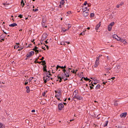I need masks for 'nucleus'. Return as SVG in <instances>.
<instances>
[{
	"label": "nucleus",
	"instance_id": "1",
	"mask_svg": "<svg viewBox=\"0 0 128 128\" xmlns=\"http://www.w3.org/2000/svg\"><path fill=\"white\" fill-rule=\"evenodd\" d=\"M50 72H44V76L43 77L44 80V84H46L47 81H48L50 79L51 80L52 79V78H51L50 76H51Z\"/></svg>",
	"mask_w": 128,
	"mask_h": 128
},
{
	"label": "nucleus",
	"instance_id": "2",
	"mask_svg": "<svg viewBox=\"0 0 128 128\" xmlns=\"http://www.w3.org/2000/svg\"><path fill=\"white\" fill-rule=\"evenodd\" d=\"M69 74H66V73H65V72H64V73L62 74L61 76H59L58 75V79H60V80H59V81L60 82L62 81V79H64V78H65V77H69Z\"/></svg>",
	"mask_w": 128,
	"mask_h": 128
},
{
	"label": "nucleus",
	"instance_id": "3",
	"mask_svg": "<svg viewBox=\"0 0 128 128\" xmlns=\"http://www.w3.org/2000/svg\"><path fill=\"white\" fill-rule=\"evenodd\" d=\"M63 66H59L57 65L56 67V70H58L59 71H64V72H66V70H63Z\"/></svg>",
	"mask_w": 128,
	"mask_h": 128
},
{
	"label": "nucleus",
	"instance_id": "4",
	"mask_svg": "<svg viewBox=\"0 0 128 128\" xmlns=\"http://www.w3.org/2000/svg\"><path fill=\"white\" fill-rule=\"evenodd\" d=\"M100 62V58H96V59L95 62V64L94 65L95 67H96L98 66Z\"/></svg>",
	"mask_w": 128,
	"mask_h": 128
},
{
	"label": "nucleus",
	"instance_id": "5",
	"mask_svg": "<svg viewBox=\"0 0 128 128\" xmlns=\"http://www.w3.org/2000/svg\"><path fill=\"white\" fill-rule=\"evenodd\" d=\"M64 106L63 104L60 103L58 105V109L59 110H62Z\"/></svg>",
	"mask_w": 128,
	"mask_h": 128
},
{
	"label": "nucleus",
	"instance_id": "6",
	"mask_svg": "<svg viewBox=\"0 0 128 128\" xmlns=\"http://www.w3.org/2000/svg\"><path fill=\"white\" fill-rule=\"evenodd\" d=\"M82 97L81 96L76 95L72 98V99L76 98L79 100H81L82 99Z\"/></svg>",
	"mask_w": 128,
	"mask_h": 128
},
{
	"label": "nucleus",
	"instance_id": "7",
	"mask_svg": "<svg viewBox=\"0 0 128 128\" xmlns=\"http://www.w3.org/2000/svg\"><path fill=\"white\" fill-rule=\"evenodd\" d=\"M78 73L76 74V72H72L75 74H78V76H79L80 78H83V72H77Z\"/></svg>",
	"mask_w": 128,
	"mask_h": 128
},
{
	"label": "nucleus",
	"instance_id": "8",
	"mask_svg": "<svg viewBox=\"0 0 128 128\" xmlns=\"http://www.w3.org/2000/svg\"><path fill=\"white\" fill-rule=\"evenodd\" d=\"M61 93V91L60 90H59V91H58V94L55 95V97L56 98L58 97H59L60 98L61 96V95L60 94Z\"/></svg>",
	"mask_w": 128,
	"mask_h": 128
},
{
	"label": "nucleus",
	"instance_id": "9",
	"mask_svg": "<svg viewBox=\"0 0 128 128\" xmlns=\"http://www.w3.org/2000/svg\"><path fill=\"white\" fill-rule=\"evenodd\" d=\"M34 52L33 51H32L30 52L27 55V57H30L32 54H34Z\"/></svg>",
	"mask_w": 128,
	"mask_h": 128
},
{
	"label": "nucleus",
	"instance_id": "10",
	"mask_svg": "<svg viewBox=\"0 0 128 128\" xmlns=\"http://www.w3.org/2000/svg\"><path fill=\"white\" fill-rule=\"evenodd\" d=\"M2 4L5 6L6 7L5 8L6 9H8L10 8V7L8 6L9 4V3H7L6 2V3H3Z\"/></svg>",
	"mask_w": 128,
	"mask_h": 128
},
{
	"label": "nucleus",
	"instance_id": "11",
	"mask_svg": "<svg viewBox=\"0 0 128 128\" xmlns=\"http://www.w3.org/2000/svg\"><path fill=\"white\" fill-rule=\"evenodd\" d=\"M89 10H87L86 11V12H83V14L84 15V16L85 17H86L88 16V12Z\"/></svg>",
	"mask_w": 128,
	"mask_h": 128
},
{
	"label": "nucleus",
	"instance_id": "12",
	"mask_svg": "<svg viewBox=\"0 0 128 128\" xmlns=\"http://www.w3.org/2000/svg\"><path fill=\"white\" fill-rule=\"evenodd\" d=\"M127 115V113L124 112L121 114L120 115V116L121 118L125 117Z\"/></svg>",
	"mask_w": 128,
	"mask_h": 128
},
{
	"label": "nucleus",
	"instance_id": "13",
	"mask_svg": "<svg viewBox=\"0 0 128 128\" xmlns=\"http://www.w3.org/2000/svg\"><path fill=\"white\" fill-rule=\"evenodd\" d=\"M100 22L96 26V30H97L100 27Z\"/></svg>",
	"mask_w": 128,
	"mask_h": 128
},
{
	"label": "nucleus",
	"instance_id": "14",
	"mask_svg": "<svg viewBox=\"0 0 128 128\" xmlns=\"http://www.w3.org/2000/svg\"><path fill=\"white\" fill-rule=\"evenodd\" d=\"M17 26V24H16L14 23L12 24H11L9 25V26L12 27H14L16 26Z\"/></svg>",
	"mask_w": 128,
	"mask_h": 128
},
{
	"label": "nucleus",
	"instance_id": "15",
	"mask_svg": "<svg viewBox=\"0 0 128 128\" xmlns=\"http://www.w3.org/2000/svg\"><path fill=\"white\" fill-rule=\"evenodd\" d=\"M26 92L28 93L30 92V88L29 86H27L26 87Z\"/></svg>",
	"mask_w": 128,
	"mask_h": 128
},
{
	"label": "nucleus",
	"instance_id": "16",
	"mask_svg": "<svg viewBox=\"0 0 128 128\" xmlns=\"http://www.w3.org/2000/svg\"><path fill=\"white\" fill-rule=\"evenodd\" d=\"M37 62L38 63H39L40 64L42 62V64L43 65H44L45 64H46V62H45V60H43V61H41L40 62Z\"/></svg>",
	"mask_w": 128,
	"mask_h": 128
},
{
	"label": "nucleus",
	"instance_id": "17",
	"mask_svg": "<svg viewBox=\"0 0 128 128\" xmlns=\"http://www.w3.org/2000/svg\"><path fill=\"white\" fill-rule=\"evenodd\" d=\"M5 126L2 123H0V128H4Z\"/></svg>",
	"mask_w": 128,
	"mask_h": 128
},
{
	"label": "nucleus",
	"instance_id": "18",
	"mask_svg": "<svg viewBox=\"0 0 128 128\" xmlns=\"http://www.w3.org/2000/svg\"><path fill=\"white\" fill-rule=\"evenodd\" d=\"M100 84H98L97 85L96 87L95 88L96 90H98V89H100Z\"/></svg>",
	"mask_w": 128,
	"mask_h": 128
},
{
	"label": "nucleus",
	"instance_id": "19",
	"mask_svg": "<svg viewBox=\"0 0 128 128\" xmlns=\"http://www.w3.org/2000/svg\"><path fill=\"white\" fill-rule=\"evenodd\" d=\"M88 10L87 7H85V8H83V12H86V11L87 10Z\"/></svg>",
	"mask_w": 128,
	"mask_h": 128
},
{
	"label": "nucleus",
	"instance_id": "20",
	"mask_svg": "<svg viewBox=\"0 0 128 128\" xmlns=\"http://www.w3.org/2000/svg\"><path fill=\"white\" fill-rule=\"evenodd\" d=\"M65 42L67 43V42H61L60 44H61V45H66V44H65ZM69 42H67V43H68V44H69Z\"/></svg>",
	"mask_w": 128,
	"mask_h": 128
},
{
	"label": "nucleus",
	"instance_id": "21",
	"mask_svg": "<svg viewBox=\"0 0 128 128\" xmlns=\"http://www.w3.org/2000/svg\"><path fill=\"white\" fill-rule=\"evenodd\" d=\"M90 89H92V88H94L93 87V86H94V85L92 83L91 84H90Z\"/></svg>",
	"mask_w": 128,
	"mask_h": 128
},
{
	"label": "nucleus",
	"instance_id": "22",
	"mask_svg": "<svg viewBox=\"0 0 128 128\" xmlns=\"http://www.w3.org/2000/svg\"><path fill=\"white\" fill-rule=\"evenodd\" d=\"M84 80L86 81H90L89 82L91 81V80H90V79L89 78H88L87 77L86 78H84Z\"/></svg>",
	"mask_w": 128,
	"mask_h": 128
},
{
	"label": "nucleus",
	"instance_id": "23",
	"mask_svg": "<svg viewBox=\"0 0 128 128\" xmlns=\"http://www.w3.org/2000/svg\"><path fill=\"white\" fill-rule=\"evenodd\" d=\"M108 120H106V122L104 125V127L106 126L108 124Z\"/></svg>",
	"mask_w": 128,
	"mask_h": 128
},
{
	"label": "nucleus",
	"instance_id": "24",
	"mask_svg": "<svg viewBox=\"0 0 128 128\" xmlns=\"http://www.w3.org/2000/svg\"><path fill=\"white\" fill-rule=\"evenodd\" d=\"M112 26H110L109 25L108 26V31H110L112 30Z\"/></svg>",
	"mask_w": 128,
	"mask_h": 128
},
{
	"label": "nucleus",
	"instance_id": "25",
	"mask_svg": "<svg viewBox=\"0 0 128 128\" xmlns=\"http://www.w3.org/2000/svg\"><path fill=\"white\" fill-rule=\"evenodd\" d=\"M118 36L116 34H114L112 36V38H114L115 39H116V38H118Z\"/></svg>",
	"mask_w": 128,
	"mask_h": 128
},
{
	"label": "nucleus",
	"instance_id": "26",
	"mask_svg": "<svg viewBox=\"0 0 128 128\" xmlns=\"http://www.w3.org/2000/svg\"><path fill=\"white\" fill-rule=\"evenodd\" d=\"M64 0H62L60 2V4H62L63 6V5L64 4Z\"/></svg>",
	"mask_w": 128,
	"mask_h": 128
},
{
	"label": "nucleus",
	"instance_id": "27",
	"mask_svg": "<svg viewBox=\"0 0 128 128\" xmlns=\"http://www.w3.org/2000/svg\"><path fill=\"white\" fill-rule=\"evenodd\" d=\"M121 41L123 43L125 44H127V42L126 41L123 40H122Z\"/></svg>",
	"mask_w": 128,
	"mask_h": 128
},
{
	"label": "nucleus",
	"instance_id": "28",
	"mask_svg": "<svg viewBox=\"0 0 128 128\" xmlns=\"http://www.w3.org/2000/svg\"><path fill=\"white\" fill-rule=\"evenodd\" d=\"M114 24V22H112L110 23L109 25L110 26H111L112 27V26H113V25Z\"/></svg>",
	"mask_w": 128,
	"mask_h": 128
},
{
	"label": "nucleus",
	"instance_id": "29",
	"mask_svg": "<svg viewBox=\"0 0 128 128\" xmlns=\"http://www.w3.org/2000/svg\"><path fill=\"white\" fill-rule=\"evenodd\" d=\"M94 15V13H91L90 14L91 17H93Z\"/></svg>",
	"mask_w": 128,
	"mask_h": 128
},
{
	"label": "nucleus",
	"instance_id": "30",
	"mask_svg": "<svg viewBox=\"0 0 128 128\" xmlns=\"http://www.w3.org/2000/svg\"><path fill=\"white\" fill-rule=\"evenodd\" d=\"M46 66H45L43 68V70L44 71H46L47 72V70H46Z\"/></svg>",
	"mask_w": 128,
	"mask_h": 128
},
{
	"label": "nucleus",
	"instance_id": "31",
	"mask_svg": "<svg viewBox=\"0 0 128 128\" xmlns=\"http://www.w3.org/2000/svg\"><path fill=\"white\" fill-rule=\"evenodd\" d=\"M62 30L63 31V32H64L68 30L67 29H65L64 28H62Z\"/></svg>",
	"mask_w": 128,
	"mask_h": 128
},
{
	"label": "nucleus",
	"instance_id": "32",
	"mask_svg": "<svg viewBox=\"0 0 128 128\" xmlns=\"http://www.w3.org/2000/svg\"><path fill=\"white\" fill-rule=\"evenodd\" d=\"M68 29L67 30H68L71 27V25L70 24H68Z\"/></svg>",
	"mask_w": 128,
	"mask_h": 128
},
{
	"label": "nucleus",
	"instance_id": "33",
	"mask_svg": "<svg viewBox=\"0 0 128 128\" xmlns=\"http://www.w3.org/2000/svg\"><path fill=\"white\" fill-rule=\"evenodd\" d=\"M85 34V32L84 31L82 32L80 34V35H83V34Z\"/></svg>",
	"mask_w": 128,
	"mask_h": 128
},
{
	"label": "nucleus",
	"instance_id": "34",
	"mask_svg": "<svg viewBox=\"0 0 128 128\" xmlns=\"http://www.w3.org/2000/svg\"><path fill=\"white\" fill-rule=\"evenodd\" d=\"M19 47V46L18 45H16L14 46V48H16Z\"/></svg>",
	"mask_w": 128,
	"mask_h": 128
},
{
	"label": "nucleus",
	"instance_id": "35",
	"mask_svg": "<svg viewBox=\"0 0 128 128\" xmlns=\"http://www.w3.org/2000/svg\"><path fill=\"white\" fill-rule=\"evenodd\" d=\"M46 22V21L45 20H43L42 22V26H43V23H44L45 22Z\"/></svg>",
	"mask_w": 128,
	"mask_h": 128
},
{
	"label": "nucleus",
	"instance_id": "36",
	"mask_svg": "<svg viewBox=\"0 0 128 128\" xmlns=\"http://www.w3.org/2000/svg\"><path fill=\"white\" fill-rule=\"evenodd\" d=\"M34 78L33 77H30L29 79V81H31V80Z\"/></svg>",
	"mask_w": 128,
	"mask_h": 128
},
{
	"label": "nucleus",
	"instance_id": "37",
	"mask_svg": "<svg viewBox=\"0 0 128 128\" xmlns=\"http://www.w3.org/2000/svg\"><path fill=\"white\" fill-rule=\"evenodd\" d=\"M116 39L118 41H120V40L121 38L118 36V38H117Z\"/></svg>",
	"mask_w": 128,
	"mask_h": 128
},
{
	"label": "nucleus",
	"instance_id": "38",
	"mask_svg": "<svg viewBox=\"0 0 128 128\" xmlns=\"http://www.w3.org/2000/svg\"><path fill=\"white\" fill-rule=\"evenodd\" d=\"M71 69H72L71 68H68V69L66 70V71H67V72H70V70Z\"/></svg>",
	"mask_w": 128,
	"mask_h": 128
},
{
	"label": "nucleus",
	"instance_id": "39",
	"mask_svg": "<svg viewBox=\"0 0 128 128\" xmlns=\"http://www.w3.org/2000/svg\"><path fill=\"white\" fill-rule=\"evenodd\" d=\"M114 105L115 106H117L118 105L117 101H116L114 102Z\"/></svg>",
	"mask_w": 128,
	"mask_h": 128
},
{
	"label": "nucleus",
	"instance_id": "40",
	"mask_svg": "<svg viewBox=\"0 0 128 128\" xmlns=\"http://www.w3.org/2000/svg\"><path fill=\"white\" fill-rule=\"evenodd\" d=\"M38 9L37 8H36L35 9H33L32 10L34 11V12H37L38 11Z\"/></svg>",
	"mask_w": 128,
	"mask_h": 128
},
{
	"label": "nucleus",
	"instance_id": "41",
	"mask_svg": "<svg viewBox=\"0 0 128 128\" xmlns=\"http://www.w3.org/2000/svg\"><path fill=\"white\" fill-rule=\"evenodd\" d=\"M19 49L18 50H22L23 48H21V47H19Z\"/></svg>",
	"mask_w": 128,
	"mask_h": 128
},
{
	"label": "nucleus",
	"instance_id": "42",
	"mask_svg": "<svg viewBox=\"0 0 128 128\" xmlns=\"http://www.w3.org/2000/svg\"><path fill=\"white\" fill-rule=\"evenodd\" d=\"M18 17H20V18H22V15L21 14H20L18 16Z\"/></svg>",
	"mask_w": 128,
	"mask_h": 128
},
{
	"label": "nucleus",
	"instance_id": "43",
	"mask_svg": "<svg viewBox=\"0 0 128 128\" xmlns=\"http://www.w3.org/2000/svg\"><path fill=\"white\" fill-rule=\"evenodd\" d=\"M36 52V54L37 53H38L39 50H36V51H35Z\"/></svg>",
	"mask_w": 128,
	"mask_h": 128
},
{
	"label": "nucleus",
	"instance_id": "44",
	"mask_svg": "<svg viewBox=\"0 0 128 128\" xmlns=\"http://www.w3.org/2000/svg\"><path fill=\"white\" fill-rule=\"evenodd\" d=\"M87 4V2L86 1L84 3V5L85 6L86 4Z\"/></svg>",
	"mask_w": 128,
	"mask_h": 128
},
{
	"label": "nucleus",
	"instance_id": "45",
	"mask_svg": "<svg viewBox=\"0 0 128 128\" xmlns=\"http://www.w3.org/2000/svg\"><path fill=\"white\" fill-rule=\"evenodd\" d=\"M71 12L69 11V12H67V14H70Z\"/></svg>",
	"mask_w": 128,
	"mask_h": 128
},
{
	"label": "nucleus",
	"instance_id": "46",
	"mask_svg": "<svg viewBox=\"0 0 128 128\" xmlns=\"http://www.w3.org/2000/svg\"><path fill=\"white\" fill-rule=\"evenodd\" d=\"M45 92H44L42 94V96H45Z\"/></svg>",
	"mask_w": 128,
	"mask_h": 128
},
{
	"label": "nucleus",
	"instance_id": "47",
	"mask_svg": "<svg viewBox=\"0 0 128 128\" xmlns=\"http://www.w3.org/2000/svg\"><path fill=\"white\" fill-rule=\"evenodd\" d=\"M28 82H26L24 83V84L26 85L28 84Z\"/></svg>",
	"mask_w": 128,
	"mask_h": 128
},
{
	"label": "nucleus",
	"instance_id": "48",
	"mask_svg": "<svg viewBox=\"0 0 128 128\" xmlns=\"http://www.w3.org/2000/svg\"><path fill=\"white\" fill-rule=\"evenodd\" d=\"M44 59V57H42V58L40 59L41 60H42Z\"/></svg>",
	"mask_w": 128,
	"mask_h": 128
},
{
	"label": "nucleus",
	"instance_id": "49",
	"mask_svg": "<svg viewBox=\"0 0 128 128\" xmlns=\"http://www.w3.org/2000/svg\"><path fill=\"white\" fill-rule=\"evenodd\" d=\"M32 112H35V110H32Z\"/></svg>",
	"mask_w": 128,
	"mask_h": 128
},
{
	"label": "nucleus",
	"instance_id": "50",
	"mask_svg": "<svg viewBox=\"0 0 128 128\" xmlns=\"http://www.w3.org/2000/svg\"><path fill=\"white\" fill-rule=\"evenodd\" d=\"M70 72H75V71L74 70H72Z\"/></svg>",
	"mask_w": 128,
	"mask_h": 128
},
{
	"label": "nucleus",
	"instance_id": "51",
	"mask_svg": "<svg viewBox=\"0 0 128 128\" xmlns=\"http://www.w3.org/2000/svg\"><path fill=\"white\" fill-rule=\"evenodd\" d=\"M120 5L119 4H118V5H117L116 6V7L117 8H118L119 7H120Z\"/></svg>",
	"mask_w": 128,
	"mask_h": 128
},
{
	"label": "nucleus",
	"instance_id": "52",
	"mask_svg": "<svg viewBox=\"0 0 128 128\" xmlns=\"http://www.w3.org/2000/svg\"><path fill=\"white\" fill-rule=\"evenodd\" d=\"M23 3H24L23 0H21V4H22Z\"/></svg>",
	"mask_w": 128,
	"mask_h": 128
},
{
	"label": "nucleus",
	"instance_id": "53",
	"mask_svg": "<svg viewBox=\"0 0 128 128\" xmlns=\"http://www.w3.org/2000/svg\"><path fill=\"white\" fill-rule=\"evenodd\" d=\"M62 4H60L59 6L60 8H61L62 7Z\"/></svg>",
	"mask_w": 128,
	"mask_h": 128
},
{
	"label": "nucleus",
	"instance_id": "54",
	"mask_svg": "<svg viewBox=\"0 0 128 128\" xmlns=\"http://www.w3.org/2000/svg\"><path fill=\"white\" fill-rule=\"evenodd\" d=\"M64 81L68 80L67 78H64Z\"/></svg>",
	"mask_w": 128,
	"mask_h": 128
},
{
	"label": "nucleus",
	"instance_id": "55",
	"mask_svg": "<svg viewBox=\"0 0 128 128\" xmlns=\"http://www.w3.org/2000/svg\"><path fill=\"white\" fill-rule=\"evenodd\" d=\"M106 82H103V84H106Z\"/></svg>",
	"mask_w": 128,
	"mask_h": 128
},
{
	"label": "nucleus",
	"instance_id": "56",
	"mask_svg": "<svg viewBox=\"0 0 128 128\" xmlns=\"http://www.w3.org/2000/svg\"><path fill=\"white\" fill-rule=\"evenodd\" d=\"M115 78L114 77H112L110 79H112V80H114Z\"/></svg>",
	"mask_w": 128,
	"mask_h": 128
},
{
	"label": "nucleus",
	"instance_id": "57",
	"mask_svg": "<svg viewBox=\"0 0 128 128\" xmlns=\"http://www.w3.org/2000/svg\"><path fill=\"white\" fill-rule=\"evenodd\" d=\"M38 58L36 59V60L34 62L36 63V60H38Z\"/></svg>",
	"mask_w": 128,
	"mask_h": 128
},
{
	"label": "nucleus",
	"instance_id": "58",
	"mask_svg": "<svg viewBox=\"0 0 128 128\" xmlns=\"http://www.w3.org/2000/svg\"><path fill=\"white\" fill-rule=\"evenodd\" d=\"M66 68V66H63V70H65L64 68Z\"/></svg>",
	"mask_w": 128,
	"mask_h": 128
},
{
	"label": "nucleus",
	"instance_id": "59",
	"mask_svg": "<svg viewBox=\"0 0 128 128\" xmlns=\"http://www.w3.org/2000/svg\"><path fill=\"white\" fill-rule=\"evenodd\" d=\"M57 99L58 100H60V101H62V100H60V98H57Z\"/></svg>",
	"mask_w": 128,
	"mask_h": 128
},
{
	"label": "nucleus",
	"instance_id": "60",
	"mask_svg": "<svg viewBox=\"0 0 128 128\" xmlns=\"http://www.w3.org/2000/svg\"><path fill=\"white\" fill-rule=\"evenodd\" d=\"M36 50L35 48H34L33 49V50H34L35 51Z\"/></svg>",
	"mask_w": 128,
	"mask_h": 128
},
{
	"label": "nucleus",
	"instance_id": "61",
	"mask_svg": "<svg viewBox=\"0 0 128 128\" xmlns=\"http://www.w3.org/2000/svg\"><path fill=\"white\" fill-rule=\"evenodd\" d=\"M44 26V27H45L46 28V27H47V26H44V23H43V26Z\"/></svg>",
	"mask_w": 128,
	"mask_h": 128
},
{
	"label": "nucleus",
	"instance_id": "62",
	"mask_svg": "<svg viewBox=\"0 0 128 128\" xmlns=\"http://www.w3.org/2000/svg\"><path fill=\"white\" fill-rule=\"evenodd\" d=\"M101 56H102L101 55H99L98 56V57L97 58H99Z\"/></svg>",
	"mask_w": 128,
	"mask_h": 128
},
{
	"label": "nucleus",
	"instance_id": "63",
	"mask_svg": "<svg viewBox=\"0 0 128 128\" xmlns=\"http://www.w3.org/2000/svg\"><path fill=\"white\" fill-rule=\"evenodd\" d=\"M34 40H32V42H34L33 43H34V44L35 43V42H34Z\"/></svg>",
	"mask_w": 128,
	"mask_h": 128
},
{
	"label": "nucleus",
	"instance_id": "64",
	"mask_svg": "<svg viewBox=\"0 0 128 128\" xmlns=\"http://www.w3.org/2000/svg\"><path fill=\"white\" fill-rule=\"evenodd\" d=\"M34 48H36V50L37 49H38V48L36 46L34 47Z\"/></svg>",
	"mask_w": 128,
	"mask_h": 128
}]
</instances>
